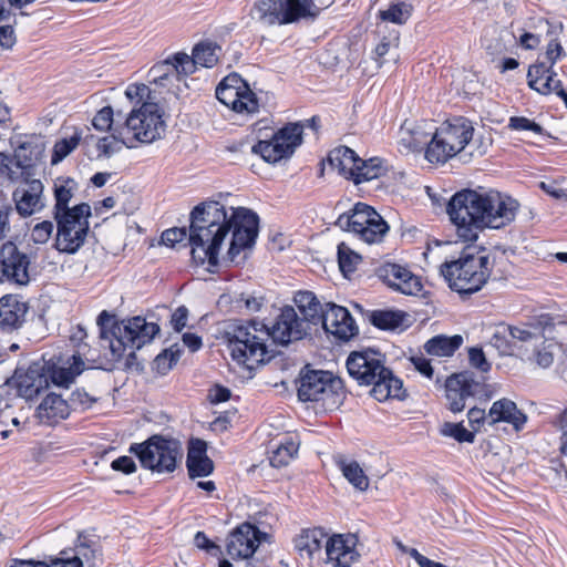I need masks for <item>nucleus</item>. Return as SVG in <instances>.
Segmentation results:
<instances>
[{
	"label": "nucleus",
	"mask_w": 567,
	"mask_h": 567,
	"mask_svg": "<svg viewBox=\"0 0 567 567\" xmlns=\"http://www.w3.org/2000/svg\"><path fill=\"white\" fill-rule=\"evenodd\" d=\"M228 215L224 205L218 202H205L195 206L190 213L189 231L186 228H171L162 234V241L166 246L188 238L192 247V257L199 264L218 265V255L221 244L231 231V240L227 251V260L239 264L240 252L251 248L258 236L259 218L248 208H230Z\"/></svg>",
	"instance_id": "nucleus-1"
},
{
	"label": "nucleus",
	"mask_w": 567,
	"mask_h": 567,
	"mask_svg": "<svg viewBox=\"0 0 567 567\" xmlns=\"http://www.w3.org/2000/svg\"><path fill=\"white\" fill-rule=\"evenodd\" d=\"M309 330L310 327L306 320H301L295 308L286 306L271 327L257 320L235 321L227 324L224 337L233 360L251 369L255 363L265 361L268 339L286 346L291 341L301 340Z\"/></svg>",
	"instance_id": "nucleus-2"
},
{
	"label": "nucleus",
	"mask_w": 567,
	"mask_h": 567,
	"mask_svg": "<svg viewBox=\"0 0 567 567\" xmlns=\"http://www.w3.org/2000/svg\"><path fill=\"white\" fill-rule=\"evenodd\" d=\"M519 204L497 190L463 189L450 199L446 212L464 241H475L485 228L499 229L516 217Z\"/></svg>",
	"instance_id": "nucleus-3"
},
{
	"label": "nucleus",
	"mask_w": 567,
	"mask_h": 567,
	"mask_svg": "<svg viewBox=\"0 0 567 567\" xmlns=\"http://www.w3.org/2000/svg\"><path fill=\"white\" fill-rule=\"evenodd\" d=\"M100 337L109 343L113 360H120L127 349L131 350L127 363L135 358V350L150 343L159 332V327L154 322H147L142 317H134L117 322L114 316L102 311L97 317Z\"/></svg>",
	"instance_id": "nucleus-4"
},
{
	"label": "nucleus",
	"mask_w": 567,
	"mask_h": 567,
	"mask_svg": "<svg viewBox=\"0 0 567 567\" xmlns=\"http://www.w3.org/2000/svg\"><path fill=\"white\" fill-rule=\"evenodd\" d=\"M384 361V355L371 348L353 351L347 359L349 375L359 385H372L370 393L380 402L400 398L402 391V381L393 375Z\"/></svg>",
	"instance_id": "nucleus-5"
},
{
	"label": "nucleus",
	"mask_w": 567,
	"mask_h": 567,
	"mask_svg": "<svg viewBox=\"0 0 567 567\" xmlns=\"http://www.w3.org/2000/svg\"><path fill=\"white\" fill-rule=\"evenodd\" d=\"M125 95L128 100L141 103L130 112L122 126L132 143L151 144L162 138L166 131V123L158 104L150 101L151 89L146 84H131Z\"/></svg>",
	"instance_id": "nucleus-6"
},
{
	"label": "nucleus",
	"mask_w": 567,
	"mask_h": 567,
	"mask_svg": "<svg viewBox=\"0 0 567 567\" xmlns=\"http://www.w3.org/2000/svg\"><path fill=\"white\" fill-rule=\"evenodd\" d=\"M489 254L485 248L465 249L458 259L441 266V274L449 287L461 293L472 295L482 289L491 276Z\"/></svg>",
	"instance_id": "nucleus-7"
},
{
	"label": "nucleus",
	"mask_w": 567,
	"mask_h": 567,
	"mask_svg": "<svg viewBox=\"0 0 567 567\" xmlns=\"http://www.w3.org/2000/svg\"><path fill=\"white\" fill-rule=\"evenodd\" d=\"M128 451L137 456L142 467L156 473L174 472L177 460L182 457L179 442L161 435H153L143 443H134Z\"/></svg>",
	"instance_id": "nucleus-8"
},
{
	"label": "nucleus",
	"mask_w": 567,
	"mask_h": 567,
	"mask_svg": "<svg viewBox=\"0 0 567 567\" xmlns=\"http://www.w3.org/2000/svg\"><path fill=\"white\" fill-rule=\"evenodd\" d=\"M343 384L329 371L308 370L300 377L298 396L302 401H322L324 405L341 402Z\"/></svg>",
	"instance_id": "nucleus-9"
},
{
	"label": "nucleus",
	"mask_w": 567,
	"mask_h": 567,
	"mask_svg": "<svg viewBox=\"0 0 567 567\" xmlns=\"http://www.w3.org/2000/svg\"><path fill=\"white\" fill-rule=\"evenodd\" d=\"M303 127L299 123H290L278 130L270 140L259 141L251 148L265 162L275 164L289 158L302 143Z\"/></svg>",
	"instance_id": "nucleus-10"
},
{
	"label": "nucleus",
	"mask_w": 567,
	"mask_h": 567,
	"mask_svg": "<svg viewBox=\"0 0 567 567\" xmlns=\"http://www.w3.org/2000/svg\"><path fill=\"white\" fill-rule=\"evenodd\" d=\"M216 97L238 113H255L259 107L255 93L238 74H229L217 85Z\"/></svg>",
	"instance_id": "nucleus-11"
},
{
	"label": "nucleus",
	"mask_w": 567,
	"mask_h": 567,
	"mask_svg": "<svg viewBox=\"0 0 567 567\" xmlns=\"http://www.w3.org/2000/svg\"><path fill=\"white\" fill-rule=\"evenodd\" d=\"M30 257L21 251L12 241L0 247V278L17 286H27L30 282Z\"/></svg>",
	"instance_id": "nucleus-12"
},
{
	"label": "nucleus",
	"mask_w": 567,
	"mask_h": 567,
	"mask_svg": "<svg viewBox=\"0 0 567 567\" xmlns=\"http://www.w3.org/2000/svg\"><path fill=\"white\" fill-rule=\"evenodd\" d=\"M296 0H257L252 14L265 24H289L298 21Z\"/></svg>",
	"instance_id": "nucleus-13"
},
{
	"label": "nucleus",
	"mask_w": 567,
	"mask_h": 567,
	"mask_svg": "<svg viewBox=\"0 0 567 567\" xmlns=\"http://www.w3.org/2000/svg\"><path fill=\"white\" fill-rule=\"evenodd\" d=\"M482 383L476 381L474 373L464 371L447 378L445 382L446 400L449 409L456 413L465 408L466 399L481 391Z\"/></svg>",
	"instance_id": "nucleus-14"
},
{
	"label": "nucleus",
	"mask_w": 567,
	"mask_h": 567,
	"mask_svg": "<svg viewBox=\"0 0 567 567\" xmlns=\"http://www.w3.org/2000/svg\"><path fill=\"white\" fill-rule=\"evenodd\" d=\"M320 322L326 332L340 340H349L358 334V327L348 309L332 302L326 303Z\"/></svg>",
	"instance_id": "nucleus-15"
},
{
	"label": "nucleus",
	"mask_w": 567,
	"mask_h": 567,
	"mask_svg": "<svg viewBox=\"0 0 567 567\" xmlns=\"http://www.w3.org/2000/svg\"><path fill=\"white\" fill-rule=\"evenodd\" d=\"M47 370L48 363L45 360L32 362L27 369L19 367L14 372V382L19 395L32 400L42 390L48 389Z\"/></svg>",
	"instance_id": "nucleus-16"
},
{
	"label": "nucleus",
	"mask_w": 567,
	"mask_h": 567,
	"mask_svg": "<svg viewBox=\"0 0 567 567\" xmlns=\"http://www.w3.org/2000/svg\"><path fill=\"white\" fill-rule=\"evenodd\" d=\"M375 274L390 288L403 295H417L422 290L420 278L399 264L385 262L377 268Z\"/></svg>",
	"instance_id": "nucleus-17"
},
{
	"label": "nucleus",
	"mask_w": 567,
	"mask_h": 567,
	"mask_svg": "<svg viewBox=\"0 0 567 567\" xmlns=\"http://www.w3.org/2000/svg\"><path fill=\"white\" fill-rule=\"evenodd\" d=\"M20 183L12 194L18 214L28 217L41 212L45 206L41 181L24 176Z\"/></svg>",
	"instance_id": "nucleus-18"
},
{
	"label": "nucleus",
	"mask_w": 567,
	"mask_h": 567,
	"mask_svg": "<svg viewBox=\"0 0 567 567\" xmlns=\"http://www.w3.org/2000/svg\"><path fill=\"white\" fill-rule=\"evenodd\" d=\"M267 534L256 526L245 523L238 526L229 536L227 553L233 558H249L266 538Z\"/></svg>",
	"instance_id": "nucleus-19"
},
{
	"label": "nucleus",
	"mask_w": 567,
	"mask_h": 567,
	"mask_svg": "<svg viewBox=\"0 0 567 567\" xmlns=\"http://www.w3.org/2000/svg\"><path fill=\"white\" fill-rule=\"evenodd\" d=\"M556 75L551 65H548L545 61H537L528 69V86L544 95L555 93L564 100L567 106V93Z\"/></svg>",
	"instance_id": "nucleus-20"
},
{
	"label": "nucleus",
	"mask_w": 567,
	"mask_h": 567,
	"mask_svg": "<svg viewBox=\"0 0 567 567\" xmlns=\"http://www.w3.org/2000/svg\"><path fill=\"white\" fill-rule=\"evenodd\" d=\"M357 537L354 535H333L326 542V550L323 559L333 567H351L359 558L355 549Z\"/></svg>",
	"instance_id": "nucleus-21"
},
{
	"label": "nucleus",
	"mask_w": 567,
	"mask_h": 567,
	"mask_svg": "<svg viewBox=\"0 0 567 567\" xmlns=\"http://www.w3.org/2000/svg\"><path fill=\"white\" fill-rule=\"evenodd\" d=\"M29 306L18 295H6L0 298V331L11 333L22 327Z\"/></svg>",
	"instance_id": "nucleus-22"
},
{
	"label": "nucleus",
	"mask_w": 567,
	"mask_h": 567,
	"mask_svg": "<svg viewBox=\"0 0 567 567\" xmlns=\"http://www.w3.org/2000/svg\"><path fill=\"white\" fill-rule=\"evenodd\" d=\"M47 363L45 377L48 379V386L52 383L58 386L69 388L85 369V362L80 354H73L65 361L59 360L53 362L50 360Z\"/></svg>",
	"instance_id": "nucleus-23"
},
{
	"label": "nucleus",
	"mask_w": 567,
	"mask_h": 567,
	"mask_svg": "<svg viewBox=\"0 0 567 567\" xmlns=\"http://www.w3.org/2000/svg\"><path fill=\"white\" fill-rule=\"evenodd\" d=\"M91 215V206L86 203L75 205L70 210H64L63 213H55L53 216L56 221V228H60L63 236L62 240H65L70 231L87 235Z\"/></svg>",
	"instance_id": "nucleus-24"
},
{
	"label": "nucleus",
	"mask_w": 567,
	"mask_h": 567,
	"mask_svg": "<svg viewBox=\"0 0 567 567\" xmlns=\"http://www.w3.org/2000/svg\"><path fill=\"white\" fill-rule=\"evenodd\" d=\"M437 130L442 137L446 138L451 144L456 154L465 148L474 133L472 122L465 117H455L452 121H447Z\"/></svg>",
	"instance_id": "nucleus-25"
},
{
	"label": "nucleus",
	"mask_w": 567,
	"mask_h": 567,
	"mask_svg": "<svg viewBox=\"0 0 567 567\" xmlns=\"http://www.w3.org/2000/svg\"><path fill=\"white\" fill-rule=\"evenodd\" d=\"M329 539L322 528L303 529L295 538V548L302 559L322 558V546Z\"/></svg>",
	"instance_id": "nucleus-26"
},
{
	"label": "nucleus",
	"mask_w": 567,
	"mask_h": 567,
	"mask_svg": "<svg viewBox=\"0 0 567 567\" xmlns=\"http://www.w3.org/2000/svg\"><path fill=\"white\" fill-rule=\"evenodd\" d=\"M44 144L38 138L22 142L14 151L16 167L21 176L31 177L33 167L42 159Z\"/></svg>",
	"instance_id": "nucleus-27"
},
{
	"label": "nucleus",
	"mask_w": 567,
	"mask_h": 567,
	"mask_svg": "<svg viewBox=\"0 0 567 567\" xmlns=\"http://www.w3.org/2000/svg\"><path fill=\"white\" fill-rule=\"evenodd\" d=\"M487 417L491 425L505 422L513 425L516 431L522 430L527 420L526 415L518 410L516 403L506 398L497 400L492 404Z\"/></svg>",
	"instance_id": "nucleus-28"
},
{
	"label": "nucleus",
	"mask_w": 567,
	"mask_h": 567,
	"mask_svg": "<svg viewBox=\"0 0 567 567\" xmlns=\"http://www.w3.org/2000/svg\"><path fill=\"white\" fill-rule=\"evenodd\" d=\"M199 65L198 62L195 61L194 53L190 55L178 52L174 54L172 58L166 59L163 63L155 65L152 69L154 73H161L158 75L159 79L166 78L169 73L175 74L179 80L181 76H187L193 74L196 71V66Z\"/></svg>",
	"instance_id": "nucleus-29"
},
{
	"label": "nucleus",
	"mask_w": 567,
	"mask_h": 567,
	"mask_svg": "<svg viewBox=\"0 0 567 567\" xmlns=\"http://www.w3.org/2000/svg\"><path fill=\"white\" fill-rule=\"evenodd\" d=\"M37 412L42 423L53 425L70 415V404L60 394L49 393Z\"/></svg>",
	"instance_id": "nucleus-30"
},
{
	"label": "nucleus",
	"mask_w": 567,
	"mask_h": 567,
	"mask_svg": "<svg viewBox=\"0 0 567 567\" xmlns=\"http://www.w3.org/2000/svg\"><path fill=\"white\" fill-rule=\"evenodd\" d=\"M426 123L414 124L404 122L400 130L399 144L408 152H419L430 143L431 132L425 130Z\"/></svg>",
	"instance_id": "nucleus-31"
},
{
	"label": "nucleus",
	"mask_w": 567,
	"mask_h": 567,
	"mask_svg": "<svg viewBox=\"0 0 567 567\" xmlns=\"http://www.w3.org/2000/svg\"><path fill=\"white\" fill-rule=\"evenodd\" d=\"M359 156L348 146H338L329 152V165L348 179H352L358 169Z\"/></svg>",
	"instance_id": "nucleus-32"
},
{
	"label": "nucleus",
	"mask_w": 567,
	"mask_h": 567,
	"mask_svg": "<svg viewBox=\"0 0 567 567\" xmlns=\"http://www.w3.org/2000/svg\"><path fill=\"white\" fill-rule=\"evenodd\" d=\"M389 230L388 223L375 210L374 216H370L353 234L367 244H380Z\"/></svg>",
	"instance_id": "nucleus-33"
},
{
	"label": "nucleus",
	"mask_w": 567,
	"mask_h": 567,
	"mask_svg": "<svg viewBox=\"0 0 567 567\" xmlns=\"http://www.w3.org/2000/svg\"><path fill=\"white\" fill-rule=\"evenodd\" d=\"M374 212L373 207L364 203H357L349 212L338 217L336 225L342 230L354 233L370 216H374Z\"/></svg>",
	"instance_id": "nucleus-34"
},
{
	"label": "nucleus",
	"mask_w": 567,
	"mask_h": 567,
	"mask_svg": "<svg viewBox=\"0 0 567 567\" xmlns=\"http://www.w3.org/2000/svg\"><path fill=\"white\" fill-rule=\"evenodd\" d=\"M333 461L353 487L360 491L369 487V478L357 461H350L343 454L334 455Z\"/></svg>",
	"instance_id": "nucleus-35"
},
{
	"label": "nucleus",
	"mask_w": 567,
	"mask_h": 567,
	"mask_svg": "<svg viewBox=\"0 0 567 567\" xmlns=\"http://www.w3.org/2000/svg\"><path fill=\"white\" fill-rule=\"evenodd\" d=\"M293 300L300 313L302 315L301 320H306L308 327H310V323H320V316L323 311V308L313 292L299 291L296 293Z\"/></svg>",
	"instance_id": "nucleus-36"
},
{
	"label": "nucleus",
	"mask_w": 567,
	"mask_h": 567,
	"mask_svg": "<svg viewBox=\"0 0 567 567\" xmlns=\"http://www.w3.org/2000/svg\"><path fill=\"white\" fill-rule=\"evenodd\" d=\"M456 155V152L446 141L442 137L437 128L431 133L430 143L425 151V158L431 163H445L447 159Z\"/></svg>",
	"instance_id": "nucleus-37"
},
{
	"label": "nucleus",
	"mask_w": 567,
	"mask_h": 567,
	"mask_svg": "<svg viewBox=\"0 0 567 567\" xmlns=\"http://www.w3.org/2000/svg\"><path fill=\"white\" fill-rule=\"evenodd\" d=\"M559 350V346L554 340H547L543 336V341L534 344L530 351L525 354L527 360L535 362L540 368H548L553 364L556 352Z\"/></svg>",
	"instance_id": "nucleus-38"
},
{
	"label": "nucleus",
	"mask_w": 567,
	"mask_h": 567,
	"mask_svg": "<svg viewBox=\"0 0 567 567\" xmlns=\"http://www.w3.org/2000/svg\"><path fill=\"white\" fill-rule=\"evenodd\" d=\"M123 146L128 148L134 147V144L130 136L124 132L123 127L114 128L113 132H111V135L100 138L96 144L100 154L106 157L120 152Z\"/></svg>",
	"instance_id": "nucleus-39"
},
{
	"label": "nucleus",
	"mask_w": 567,
	"mask_h": 567,
	"mask_svg": "<svg viewBox=\"0 0 567 567\" xmlns=\"http://www.w3.org/2000/svg\"><path fill=\"white\" fill-rule=\"evenodd\" d=\"M78 189V183L70 177H59L54 182V209L53 215L55 213H63L64 210H70L72 207H69V203L74 195V192Z\"/></svg>",
	"instance_id": "nucleus-40"
},
{
	"label": "nucleus",
	"mask_w": 567,
	"mask_h": 567,
	"mask_svg": "<svg viewBox=\"0 0 567 567\" xmlns=\"http://www.w3.org/2000/svg\"><path fill=\"white\" fill-rule=\"evenodd\" d=\"M462 343L463 338L458 334L453 337L436 336L424 344V349L432 355L450 357L461 347Z\"/></svg>",
	"instance_id": "nucleus-41"
},
{
	"label": "nucleus",
	"mask_w": 567,
	"mask_h": 567,
	"mask_svg": "<svg viewBox=\"0 0 567 567\" xmlns=\"http://www.w3.org/2000/svg\"><path fill=\"white\" fill-rule=\"evenodd\" d=\"M383 161L379 157H372L367 161L359 158L358 169L354 173L352 181L355 184L369 182L385 174Z\"/></svg>",
	"instance_id": "nucleus-42"
},
{
	"label": "nucleus",
	"mask_w": 567,
	"mask_h": 567,
	"mask_svg": "<svg viewBox=\"0 0 567 567\" xmlns=\"http://www.w3.org/2000/svg\"><path fill=\"white\" fill-rule=\"evenodd\" d=\"M299 443L291 436H285L271 451L270 464L275 467L287 465L298 453Z\"/></svg>",
	"instance_id": "nucleus-43"
},
{
	"label": "nucleus",
	"mask_w": 567,
	"mask_h": 567,
	"mask_svg": "<svg viewBox=\"0 0 567 567\" xmlns=\"http://www.w3.org/2000/svg\"><path fill=\"white\" fill-rule=\"evenodd\" d=\"M511 332L515 349L519 350L523 355L527 354L534 344L543 341V333L537 329L530 330L512 326Z\"/></svg>",
	"instance_id": "nucleus-44"
},
{
	"label": "nucleus",
	"mask_w": 567,
	"mask_h": 567,
	"mask_svg": "<svg viewBox=\"0 0 567 567\" xmlns=\"http://www.w3.org/2000/svg\"><path fill=\"white\" fill-rule=\"evenodd\" d=\"M405 317L399 310H375L370 316V322L382 330H395L403 324Z\"/></svg>",
	"instance_id": "nucleus-45"
},
{
	"label": "nucleus",
	"mask_w": 567,
	"mask_h": 567,
	"mask_svg": "<svg viewBox=\"0 0 567 567\" xmlns=\"http://www.w3.org/2000/svg\"><path fill=\"white\" fill-rule=\"evenodd\" d=\"M512 326L499 324L493 332L489 343L499 352L501 355H508L515 350V343L512 341Z\"/></svg>",
	"instance_id": "nucleus-46"
},
{
	"label": "nucleus",
	"mask_w": 567,
	"mask_h": 567,
	"mask_svg": "<svg viewBox=\"0 0 567 567\" xmlns=\"http://www.w3.org/2000/svg\"><path fill=\"white\" fill-rule=\"evenodd\" d=\"M412 10L413 7L411 3L404 1L392 3L386 10L379 11V18L382 21L395 24H404L410 19Z\"/></svg>",
	"instance_id": "nucleus-47"
},
{
	"label": "nucleus",
	"mask_w": 567,
	"mask_h": 567,
	"mask_svg": "<svg viewBox=\"0 0 567 567\" xmlns=\"http://www.w3.org/2000/svg\"><path fill=\"white\" fill-rule=\"evenodd\" d=\"M360 261V255L353 251L348 245L344 243H340L338 245V264L340 271L344 275V277H349L351 274H353Z\"/></svg>",
	"instance_id": "nucleus-48"
},
{
	"label": "nucleus",
	"mask_w": 567,
	"mask_h": 567,
	"mask_svg": "<svg viewBox=\"0 0 567 567\" xmlns=\"http://www.w3.org/2000/svg\"><path fill=\"white\" fill-rule=\"evenodd\" d=\"M86 236L87 235L84 234H73V231H70L65 240H62L63 236L61 235V230L56 228L54 248L60 252L73 255L84 245Z\"/></svg>",
	"instance_id": "nucleus-49"
},
{
	"label": "nucleus",
	"mask_w": 567,
	"mask_h": 567,
	"mask_svg": "<svg viewBox=\"0 0 567 567\" xmlns=\"http://www.w3.org/2000/svg\"><path fill=\"white\" fill-rule=\"evenodd\" d=\"M220 48L212 42H203L195 45L193 52L195 61L200 66L213 68L218 61V51Z\"/></svg>",
	"instance_id": "nucleus-50"
},
{
	"label": "nucleus",
	"mask_w": 567,
	"mask_h": 567,
	"mask_svg": "<svg viewBox=\"0 0 567 567\" xmlns=\"http://www.w3.org/2000/svg\"><path fill=\"white\" fill-rule=\"evenodd\" d=\"M298 21L300 19L315 20L321 10L329 8L336 0H296Z\"/></svg>",
	"instance_id": "nucleus-51"
},
{
	"label": "nucleus",
	"mask_w": 567,
	"mask_h": 567,
	"mask_svg": "<svg viewBox=\"0 0 567 567\" xmlns=\"http://www.w3.org/2000/svg\"><path fill=\"white\" fill-rule=\"evenodd\" d=\"M24 176H21L20 169L16 167V158L10 157L4 153H0V186L10 185L13 182H20Z\"/></svg>",
	"instance_id": "nucleus-52"
},
{
	"label": "nucleus",
	"mask_w": 567,
	"mask_h": 567,
	"mask_svg": "<svg viewBox=\"0 0 567 567\" xmlns=\"http://www.w3.org/2000/svg\"><path fill=\"white\" fill-rule=\"evenodd\" d=\"M81 141V135L75 133L69 138H62L54 144L51 162L58 164L74 151Z\"/></svg>",
	"instance_id": "nucleus-53"
},
{
	"label": "nucleus",
	"mask_w": 567,
	"mask_h": 567,
	"mask_svg": "<svg viewBox=\"0 0 567 567\" xmlns=\"http://www.w3.org/2000/svg\"><path fill=\"white\" fill-rule=\"evenodd\" d=\"M440 433L443 436L453 437L460 443H473L475 440L474 432L467 431L462 423L445 422L442 424Z\"/></svg>",
	"instance_id": "nucleus-54"
},
{
	"label": "nucleus",
	"mask_w": 567,
	"mask_h": 567,
	"mask_svg": "<svg viewBox=\"0 0 567 567\" xmlns=\"http://www.w3.org/2000/svg\"><path fill=\"white\" fill-rule=\"evenodd\" d=\"M179 359V350H174L173 348L165 349L163 352L156 355L154 360V367L155 370L159 374H166L173 365L178 361Z\"/></svg>",
	"instance_id": "nucleus-55"
},
{
	"label": "nucleus",
	"mask_w": 567,
	"mask_h": 567,
	"mask_svg": "<svg viewBox=\"0 0 567 567\" xmlns=\"http://www.w3.org/2000/svg\"><path fill=\"white\" fill-rule=\"evenodd\" d=\"M92 125L95 130L101 132H113L114 128L122 126H114V112L111 106L102 107L93 117Z\"/></svg>",
	"instance_id": "nucleus-56"
},
{
	"label": "nucleus",
	"mask_w": 567,
	"mask_h": 567,
	"mask_svg": "<svg viewBox=\"0 0 567 567\" xmlns=\"http://www.w3.org/2000/svg\"><path fill=\"white\" fill-rule=\"evenodd\" d=\"M54 225L51 220H42L37 223L30 231V240L37 245L47 244L52 237Z\"/></svg>",
	"instance_id": "nucleus-57"
},
{
	"label": "nucleus",
	"mask_w": 567,
	"mask_h": 567,
	"mask_svg": "<svg viewBox=\"0 0 567 567\" xmlns=\"http://www.w3.org/2000/svg\"><path fill=\"white\" fill-rule=\"evenodd\" d=\"M87 547L79 548L78 553L73 556H69L66 551L61 553V557L52 559L50 564H45V567H82V560L80 555L86 557Z\"/></svg>",
	"instance_id": "nucleus-58"
},
{
	"label": "nucleus",
	"mask_w": 567,
	"mask_h": 567,
	"mask_svg": "<svg viewBox=\"0 0 567 567\" xmlns=\"http://www.w3.org/2000/svg\"><path fill=\"white\" fill-rule=\"evenodd\" d=\"M190 478L208 476L214 471V464L210 458H203L186 463Z\"/></svg>",
	"instance_id": "nucleus-59"
},
{
	"label": "nucleus",
	"mask_w": 567,
	"mask_h": 567,
	"mask_svg": "<svg viewBox=\"0 0 567 567\" xmlns=\"http://www.w3.org/2000/svg\"><path fill=\"white\" fill-rule=\"evenodd\" d=\"M70 401L74 408H79L82 411H85L92 408L95 402H97V398L87 393L85 390L76 389L72 392Z\"/></svg>",
	"instance_id": "nucleus-60"
},
{
	"label": "nucleus",
	"mask_w": 567,
	"mask_h": 567,
	"mask_svg": "<svg viewBox=\"0 0 567 567\" xmlns=\"http://www.w3.org/2000/svg\"><path fill=\"white\" fill-rule=\"evenodd\" d=\"M508 127L513 131H532L536 134L543 133V127L539 124L524 116H512L508 122Z\"/></svg>",
	"instance_id": "nucleus-61"
},
{
	"label": "nucleus",
	"mask_w": 567,
	"mask_h": 567,
	"mask_svg": "<svg viewBox=\"0 0 567 567\" xmlns=\"http://www.w3.org/2000/svg\"><path fill=\"white\" fill-rule=\"evenodd\" d=\"M564 184L558 181L542 182L540 188L553 198L567 202V187Z\"/></svg>",
	"instance_id": "nucleus-62"
},
{
	"label": "nucleus",
	"mask_w": 567,
	"mask_h": 567,
	"mask_svg": "<svg viewBox=\"0 0 567 567\" xmlns=\"http://www.w3.org/2000/svg\"><path fill=\"white\" fill-rule=\"evenodd\" d=\"M470 364L480 370L481 372H488L491 370V363L487 361L482 348L473 347L468 349Z\"/></svg>",
	"instance_id": "nucleus-63"
},
{
	"label": "nucleus",
	"mask_w": 567,
	"mask_h": 567,
	"mask_svg": "<svg viewBox=\"0 0 567 567\" xmlns=\"http://www.w3.org/2000/svg\"><path fill=\"white\" fill-rule=\"evenodd\" d=\"M206 443L199 439L192 440L188 446L186 463H193V461L209 458L206 455Z\"/></svg>",
	"instance_id": "nucleus-64"
}]
</instances>
